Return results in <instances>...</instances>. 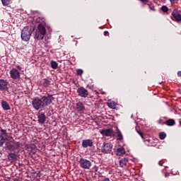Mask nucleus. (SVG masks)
Here are the masks:
<instances>
[{
  "label": "nucleus",
  "mask_w": 181,
  "mask_h": 181,
  "mask_svg": "<svg viewBox=\"0 0 181 181\" xmlns=\"http://www.w3.org/2000/svg\"><path fill=\"white\" fill-rule=\"evenodd\" d=\"M38 121L40 124H45V121H46V116L45 114H39L38 115Z\"/></svg>",
  "instance_id": "obj_16"
},
{
  "label": "nucleus",
  "mask_w": 181,
  "mask_h": 181,
  "mask_svg": "<svg viewBox=\"0 0 181 181\" xmlns=\"http://www.w3.org/2000/svg\"><path fill=\"white\" fill-rule=\"evenodd\" d=\"M83 148H88V146H93V140L91 139H86L82 141Z\"/></svg>",
  "instance_id": "obj_11"
},
{
  "label": "nucleus",
  "mask_w": 181,
  "mask_h": 181,
  "mask_svg": "<svg viewBox=\"0 0 181 181\" xmlns=\"http://www.w3.org/2000/svg\"><path fill=\"white\" fill-rule=\"evenodd\" d=\"M140 1H141V2H144V3L149 2V0H140Z\"/></svg>",
  "instance_id": "obj_33"
},
{
  "label": "nucleus",
  "mask_w": 181,
  "mask_h": 181,
  "mask_svg": "<svg viewBox=\"0 0 181 181\" xmlns=\"http://www.w3.org/2000/svg\"><path fill=\"white\" fill-rule=\"evenodd\" d=\"M128 162V159L127 158H122V160H119V165L121 168H124L125 165H127V163Z\"/></svg>",
  "instance_id": "obj_21"
},
{
  "label": "nucleus",
  "mask_w": 181,
  "mask_h": 181,
  "mask_svg": "<svg viewBox=\"0 0 181 181\" xmlns=\"http://www.w3.org/2000/svg\"><path fill=\"white\" fill-rule=\"evenodd\" d=\"M17 69H19V70H21V66H17Z\"/></svg>",
  "instance_id": "obj_38"
},
{
  "label": "nucleus",
  "mask_w": 181,
  "mask_h": 181,
  "mask_svg": "<svg viewBox=\"0 0 181 181\" xmlns=\"http://www.w3.org/2000/svg\"><path fill=\"white\" fill-rule=\"evenodd\" d=\"M158 124H160V120L158 122Z\"/></svg>",
  "instance_id": "obj_40"
},
{
  "label": "nucleus",
  "mask_w": 181,
  "mask_h": 181,
  "mask_svg": "<svg viewBox=\"0 0 181 181\" xmlns=\"http://www.w3.org/2000/svg\"><path fill=\"white\" fill-rule=\"evenodd\" d=\"M139 132L140 136H141V138H144V134H142V132Z\"/></svg>",
  "instance_id": "obj_32"
},
{
  "label": "nucleus",
  "mask_w": 181,
  "mask_h": 181,
  "mask_svg": "<svg viewBox=\"0 0 181 181\" xmlns=\"http://www.w3.org/2000/svg\"><path fill=\"white\" fill-rule=\"evenodd\" d=\"M8 149H11V147L9 146H7Z\"/></svg>",
  "instance_id": "obj_39"
},
{
  "label": "nucleus",
  "mask_w": 181,
  "mask_h": 181,
  "mask_svg": "<svg viewBox=\"0 0 181 181\" xmlns=\"http://www.w3.org/2000/svg\"><path fill=\"white\" fill-rule=\"evenodd\" d=\"M117 139L119 141H122V133H121V131H119V129H117Z\"/></svg>",
  "instance_id": "obj_23"
},
{
  "label": "nucleus",
  "mask_w": 181,
  "mask_h": 181,
  "mask_svg": "<svg viewBox=\"0 0 181 181\" xmlns=\"http://www.w3.org/2000/svg\"><path fill=\"white\" fill-rule=\"evenodd\" d=\"M159 138H160V139H161V140L165 139V138H166V133H165V132H160V133H159Z\"/></svg>",
  "instance_id": "obj_24"
},
{
  "label": "nucleus",
  "mask_w": 181,
  "mask_h": 181,
  "mask_svg": "<svg viewBox=\"0 0 181 181\" xmlns=\"http://www.w3.org/2000/svg\"><path fill=\"white\" fill-rule=\"evenodd\" d=\"M164 124H165V125H168V127H173V125H175V119H170L165 121L164 122Z\"/></svg>",
  "instance_id": "obj_19"
},
{
  "label": "nucleus",
  "mask_w": 181,
  "mask_h": 181,
  "mask_svg": "<svg viewBox=\"0 0 181 181\" xmlns=\"http://www.w3.org/2000/svg\"><path fill=\"white\" fill-rule=\"evenodd\" d=\"M8 83L5 79H0V91H5L8 90Z\"/></svg>",
  "instance_id": "obj_9"
},
{
  "label": "nucleus",
  "mask_w": 181,
  "mask_h": 181,
  "mask_svg": "<svg viewBox=\"0 0 181 181\" xmlns=\"http://www.w3.org/2000/svg\"><path fill=\"white\" fill-rule=\"evenodd\" d=\"M172 16L175 19L176 22H181V14L179 11L175 9L172 12Z\"/></svg>",
  "instance_id": "obj_10"
},
{
  "label": "nucleus",
  "mask_w": 181,
  "mask_h": 181,
  "mask_svg": "<svg viewBox=\"0 0 181 181\" xmlns=\"http://www.w3.org/2000/svg\"><path fill=\"white\" fill-rule=\"evenodd\" d=\"M100 134L105 136H114V131L110 129H103L100 130Z\"/></svg>",
  "instance_id": "obj_7"
},
{
  "label": "nucleus",
  "mask_w": 181,
  "mask_h": 181,
  "mask_svg": "<svg viewBox=\"0 0 181 181\" xmlns=\"http://www.w3.org/2000/svg\"><path fill=\"white\" fill-rule=\"evenodd\" d=\"M102 181H110L108 178H105Z\"/></svg>",
  "instance_id": "obj_36"
},
{
  "label": "nucleus",
  "mask_w": 181,
  "mask_h": 181,
  "mask_svg": "<svg viewBox=\"0 0 181 181\" xmlns=\"http://www.w3.org/2000/svg\"><path fill=\"white\" fill-rule=\"evenodd\" d=\"M117 156H122L123 155H125V149L122 147L117 148Z\"/></svg>",
  "instance_id": "obj_18"
},
{
  "label": "nucleus",
  "mask_w": 181,
  "mask_h": 181,
  "mask_svg": "<svg viewBox=\"0 0 181 181\" xmlns=\"http://www.w3.org/2000/svg\"><path fill=\"white\" fill-rule=\"evenodd\" d=\"M158 165H159L160 166H162V163H161V161H159Z\"/></svg>",
  "instance_id": "obj_37"
},
{
  "label": "nucleus",
  "mask_w": 181,
  "mask_h": 181,
  "mask_svg": "<svg viewBox=\"0 0 181 181\" xmlns=\"http://www.w3.org/2000/svg\"><path fill=\"white\" fill-rule=\"evenodd\" d=\"M77 93L79 97H83V98H86L88 96V90L83 87L78 88L77 89Z\"/></svg>",
  "instance_id": "obj_5"
},
{
  "label": "nucleus",
  "mask_w": 181,
  "mask_h": 181,
  "mask_svg": "<svg viewBox=\"0 0 181 181\" xmlns=\"http://www.w3.org/2000/svg\"><path fill=\"white\" fill-rule=\"evenodd\" d=\"M21 147V144L19 142H15L14 144L13 145V149H19Z\"/></svg>",
  "instance_id": "obj_25"
},
{
  "label": "nucleus",
  "mask_w": 181,
  "mask_h": 181,
  "mask_svg": "<svg viewBox=\"0 0 181 181\" xmlns=\"http://www.w3.org/2000/svg\"><path fill=\"white\" fill-rule=\"evenodd\" d=\"M8 158L9 160H16L18 159V156L13 153H10Z\"/></svg>",
  "instance_id": "obj_20"
},
{
  "label": "nucleus",
  "mask_w": 181,
  "mask_h": 181,
  "mask_svg": "<svg viewBox=\"0 0 181 181\" xmlns=\"http://www.w3.org/2000/svg\"><path fill=\"white\" fill-rule=\"evenodd\" d=\"M8 135V132L5 129H1L0 130V136L4 138L6 141H8V137H6Z\"/></svg>",
  "instance_id": "obj_17"
},
{
  "label": "nucleus",
  "mask_w": 181,
  "mask_h": 181,
  "mask_svg": "<svg viewBox=\"0 0 181 181\" xmlns=\"http://www.w3.org/2000/svg\"><path fill=\"white\" fill-rule=\"evenodd\" d=\"M101 149L103 153H110L112 149V145L110 143L104 144Z\"/></svg>",
  "instance_id": "obj_6"
},
{
  "label": "nucleus",
  "mask_w": 181,
  "mask_h": 181,
  "mask_svg": "<svg viewBox=\"0 0 181 181\" xmlns=\"http://www.w3.org/2000/svg\"><path fill=\"white\" fill-rule=\"evenodd\" d=\"M108 35V31H105L104 32V36H107Z\"/></svg>",
  "instance_id": "obj_35"
},
{
  "label": "nucleus",
  "mask_w": 181,
  "mask_h": 181,
  "mask_svg": "<svg viewBox=\"0 0 181 181\" xmlns=\"http://www.w3.org/2000/svg\"><path fill=\"white\" fill-rule=\"evenodd\" d=\"M54 98L53 95L47 93V95L42 96L41 98L35 97L32 100V105L35 110H39L40 108H45L48 105H50L53 103Z\"/></svg>",
  "instance_id": "obj_1"
},
{
  "label": "nucleus",
  "mask_w": 181,
  "mask_h": 181,
  "mask_svg": "<svg viewBox=\"0 0 181 181\" xmlns=\"http://www.w3.org/2000/svg\"><path fill=\"white\" fill-rule=\"evenodd\" d=\"M107 107H109V108H112V110H115L118 104L115 101L108 100L107 103Z\"/></svg>",
  "instance_id": "obj_12"
},
{
  "label": "nucleus",
  "mask_w": 181,
  "mask_h": 181,
  "mask_svg": "<svg viewBox=\"0 0 181 181\" xmlns=\"http://www.w3.org/2000/svg\"><path fill=\"white\" fill-rule=\"evenodd\" d=\"M76 73H77V75H78V76H81V75L83 74V71L82 69H78V70L76 71Z\"/></svg>",
  "instance_id": "obj_29"
},
{
  "label": "nucleus",
  "mask_w": 181,
  "mask_h": 181,
  "mask_svg": "<svg viewBox=\"0 0 181 181\" xmlns=\"http://www.w3.org/2000/svg\"><path fill=\"white\" fill-rule=\"evenodd\" d=\"M178 1L179 0H170V2H171V4H176Z\"/></svg>",
  "instance_id": "obj_31"
},
{
  "label": "nucleus",
  "mask_w": 181,
  "mask_h": 181,
  "mask_svg": "<svg viewBox=\"0 0 181 181\" xmlns=\"http://www.w3.org/2000/svg\"><path fill=\"white\" fill-rule=\"evenodd\" d=\"M1 107L5 111L11 110V106H9V103H8V102L5 100L1 101Z\"/></svg>",
  "instance_id": "obj_14"
},
{
  "label": "nucleus",
  "mask_w": 181,
  "mask_h": 181,
  "mask_svg": "<svg viewBox=\"0 0 181 181\" xmlns=\"http://www.w3.org/2000/svg\"><path fill=\"white\" fill-rule=\"evenodd\" d=\"M149 6V9H151V11H155V6H150L149 4H148Z\"/></svg>",
  "instance_id": "obj_30"
},
{
  "label": "nucleus",
  "mask_w": 181,
  "mask_h": 181,
  "mask_svg": "<svg viewBox=\"0 0 181 181\" xmlns=\"http://www.w3.org/2000/svg\"><path fill=\"white\" fill-rule=\"evenodd\" d=\"M161 11H162V12L166 13V12H168L169 11V8L166 6H163L161 7Z\"/></svg>",
  "instance_id": "obj_28"
},
{
  "label": "nucleus",
  "mask_w": 181,
  "mask_h": 181,
  "mask_svg": "<svg viewBox=\"0 0 181 181\" xmlns=\"http://www.w3.org/2000/svg\"><path fill=\"white\" fill-rule=\"evenodd\" d=\"M76 108L77 111H84V105L81 102H78L76 105Z\"/></svg>",
  "instance_id": "obj_15"
},
{
  "label": "nucleus",
  "mask_w": 181,
  "mask_h": 181,
  "mask_svg": "<svg viewBox=\"0 0 181 181\" xmlns=\"http://www.w3.org/2000/svg\"><path fill=\"white\" fill-rule=\"evenodd\" d=\"M177 76L178 77H181V71L177 72Z\"/></svg>",
  "instance_id": "obj_34"
},
{
  "label": "nucleus",
  "mask_w": 181,
  "mask_h": 181,
  "mask_svg": "<svg viewBox=\"0 0 181 181\" xmlns=\"http://www.w3.org/2000/svg\"><path fill=\"white\" fill-rule=\"evenodd\" d=\"M6 141L5 138L0 136V146H2L5 144Z\"/></svg>",
  "instance_id": "obj_27"
},
{
  "label": "nucleus",
  "mask_w": 181,
  "mask_h": 181,
  "mask_svg": "<svg viewBox=\"0 0 181 181\" xmlns=\"http://www.w3.org/2000/svg\"><path fill=\"white\" fill-rule=\"evenodd\" d=\"M38 32L36 33L35 39L37 40H43L45 36L46 35V28L43 25L39 24L37 27Z\"/></svg>",
  "instance_id": "obj_3"
},
{
  "label": "nucleus",
  "mask_w": 181,
  "mask_h": 181,
  "mask_svg": "<svg viewBox=\"0 0 181 181\" xmlns=\"http://www.w3.org/2000/svg\"><path fill=\"white\" fill-rule=\"evenodd\" d=\"M1 2L4 6H8L10 4V0H1Z\"/></svg>",
  "instance_id": "obj_26"
},
{
  "label": "nucleus",
  "mask_w": 181,
  "mask_h": 181,
  "mask_svg": "<svg viewBox=\"0 0 181 181\" xmlns=\"http://www.w3.org/2000/svg\"><path fill=\"white\" fill-rule=\"evenodd\" d=\"M28 151L29 152V155H35V153H36V146L33 144L28 146Z\"/></svg>",
  "instance_id": "obj_13"
},
{
  "label": "nucleus",
  "mask_w": 181,
  "mask_h": 181,
  "mask_svg": "<svg viewBox=\"0 0 181 181\" xmlns=\"http://www.w3.org/2000/svg\"><path fill=\"white\" fill-rule=\"evenodd\" d=\"M32 28L30 27H24L21 30V39L24 42H29L30 40V36H32Z\"/></svg>",
  "instance_id": "obj_2"
},
{
  "label": "nucleus",
  "mask_w": 181,
  "mask_h": 181,
  "mask_svg": "<svg viewBox=\"0 0 181 181\" xmlns=\"http://www.w3.org/2000/svg\"><path fill=\"white\" fill-rule=\"evenodd\" d=\"M58 66H59V64H57V62H56L54 61L51 62V66L54 70H56V69H57Z\"/></svg>",
  "instance_id": "obj_22"
},
{
  "label": "nucleus",
  "mask_w": 181,
  "mask_h": 181,
  "mask_svg": "<svg viewBox=\"0 0 181 181\" xmlns=\"http://www.w3.org/2000/svg\"><path fill=\"white\" fill-rule=\"evenodd\" d=\"M79 163L82 169H90V168H91V161L86 158H81L79 160Z\"/></svg>",
  "instance_id": "obj_4"
},
{
  "label": "nucleus",
  "mask_w": 181,
  "mask_h": 181,
  "mask_svg": "<svg viewBox=\"0 0 181 181\" xmlns=\"http://www.w3.org/2000/svg\"><path fill=\"white\" fill-rule=\"evenodd\" d=\"M10 76L11 78L13 80H18L19 77H21V74H19V71L16 70V69H13L10 71Z\"/></svg>",
  "instance_id": "obj_8"
}]
</instances>
